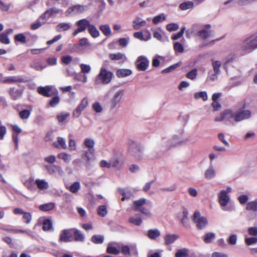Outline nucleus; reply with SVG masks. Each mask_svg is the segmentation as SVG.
I'll return each instance as SVG.
<instances>
[{
	"label": "nucleus",
	"instance_id": "nucleus-1",
	"mask_svg": "<svg viewBox=\"0 0 257 257\" xmlns=\"http://www.w3.org/2000/svg\"><path fill=\"white\" fill-rule=\"evenodd\" d=\"M108 64V62L107 61L103 63L98 74L94 79V82L96 84L106 85L111 82L113 74L112 72L106 69V66Z\"/></svg>",
	"mask_w": 257,
	"mask_h": 257
},
{
	"label": "nucleus",
	"instance_id": "nucleus-2",
	"mask_svg": "<svg viewBox=\"0 0 257 257\" xmlns=\"http://www.w3.org/2000/svg\"><path fill=\"white\" fill-rule=\"evenodd\" d=\"M128 152L137 161H141L144 158V148L142 145L132 139L127 141Z\"/></svg>",
	"mask_w": 257,
	"mask_h": 257
},
{
	"label": "nucleus",
	"instance_id": "nucleus-3",
	"mask_svg": "<svg viewBox=\"0 0 257 257\" xmlns=\"http://www.w3.org/2000/svg\"><path fill=\"white\" fill-rule=\"evenodd\" d=\"M189 142L187 138L180 136L174 135L168 140L163 141L161 144V148L163 151H167L171 149L187 144Z\"/></svg>",
	"mask_w": 257,
	"mask_h": 257
},
{
	"label": "nucleus",
	"instance_id": "nucleus-4",
	"mask_svg": "<svg viewBox=\"0 0 257 257\" xmlns=\"http://www.w3.org/2000/svg\"><path fill=\"white\" fill-rule=\"evenodd\" d=\"M215 121H223L226 124L234 125L236 122L235 110L225 109L220 113L219 116L215 118Z\"/></svg>",
	"mask_w": 257,
	"mask_h": 257
},
{
	"label": "nucleus",
	"instance_id": "nucleus-5",
	"mask_svg": "<svg viewBox=\"0 0 257 257\" xmlns=\"http://www.w3.org/2000/svg\"><path fill=\"white\" fill-rule=\"evenodd\" d=\"M231 191L232 188L228 186L225 189L221 190L218 195L219 204L222 210L224 211H230V208L227 207V205L230 201L228 194Z\"/></svg>",
	"mask_w": 257,
	"mask_h": 257
},
{
	"label": "nucleus",
	"instance_id": "nucleus-6",
	"mask_svg": "<svg viewBox=\"0 0 257 257\" xmlns=\"http://www.w3.org/2000/svg\"><path fill=\"white\" fill-rule=\"evenodd\" d=\"M147 203L150 204L151 202H147V200L145 198H141L134 202L133 208L135 210L140 211L144 216L147 217H151L152 216V213L150 210L143 207Z\"/></svg>",
	"mask_w": 257,
	"mask_h": 257
},
{
	"label": "nucleus",
	"instance_id": "nucleus-7",
	"mask_svg": "<svg viewBox=\"0 0 257 257\" xmlns=\"http://www.w3.org/2000/svg\"><path fill=\"white\" fill-rule=\"evenodd\" d=\"M257 48L256 35H253L246 39L242 43L241 49L247 53H249Z\"/></svg>",
	"mask_w": 257,
	"mask_h": 257
},
{
	"label": "nucleus",
	"instance_id": "nucleus-8",
	"mask_svg": "<svg viewBox=\"0 0 257 257\" xmlns=\"http://www.w3.org/2000/svg\"><path fill=\"white\" fill-rule=\"evenodd\" d=\"M124 91L122 89H119L113 92L109 99V107L112 110L118 105L122 99Z\"/></svg>",
	"mask_w": 257,
	"mask_h": 257
},
{
	"label": "nucleus",
	"instance_id": "nucleus-9",
	"mask_svg": "<svg viewBox=\"0 0 257 257\" xmlns=\"http://www.w3.org/2000/svg\"><path fill=\"white\" fill-rule=\"evenodd\" d=\"M193 220L200 229H204L208 224L207 218L201 215L198 211H196L193 217Z\"/></svg>",
	"mask_w": 257,
	"mask_h": 257
},
{
	"label": "nucleus",
	"instance_id": "nucleus-10",
	"mask_svg": "<svg viewBox=\"0 0 257 257\" xmlns=\"http://www.w3.org/2000/svg\"><path fill=\"white\" fill-rule=\"evenodd\" d=\"M37 91L40 94L46 97H51L58 93V90L52 85L38 87Z\"/></svg>",
	"mask_w": 257,
	"mask_h": 257
},
{
	"label": "nucleus",
	"instance_id": "nucleus-11",
	"mask_svg": "<svg viewBox=\"0 0 257 257\" xmlns=\"http://www.w3.org/2000/svg\"><path fill=\"white\" fill-rule=\"evenodd\" d=\"M149 64V60L144 56L138 57L135 62L137 69L141 71H146L148 68Z\"/></svg>",
	"mask_w": 257,
	"mask_h": 257
},
{
	"label": "nucleus",
	"instance_id": "nucleus-12",
	"mask_svg": "<svg viewBox=\"0 0 257 257\" xmlns=\"http://www.w3.org/2000/svg\"><path fill=\"white\" fill-rule=\"evenodd\" d=\"M90 22L86 19H83L80 20L76 22V25L77 28L75 30L73 35L76 36L78 33L85 31L87 29H88Z\"/></svg>",
	"mask_w": 257,
	"mask_h": 257
},
{
	"label": "nucleus",
	"instance_id": "nucleus-13",
	"mask_svg": "<svg viewBox=\"0 0 257 257\" xmlns=\"http://www.w3.org/2000/svg\"><path fill=\"white\" fill-rule=\"evenodd\" d=\"M88 7L87 6L77 5L68 8L65 12V15L66 16L77 15L86 11Z\"/></svg>",
	"mask_w": 257,
	"mask_h": 257
},
{
	"label": "nucleus",
	"instance_id": "nucleus-14",
	"mask_svg": "<svg viewBox=\"0 0 257 257\" xmlns=\"http://www.w3.org/2000/svg\"><path fill=\"white\" fill-rule=\"evenodd\" d=\"M73 228L62 230L59 234V241L60 242H68L73 240Z\"/></svg>",
	"mask_w": 257,
	"mask_h": 257
},
{
	"label": "nucleus",
	"instance_id": "nucleus-15",
	"mask_svg": "<svg viewBox=\"0 0 257 257\" xmlns=\"http://www.w3.org/2000/svg\"><path fill=\"white\" fill-rule=\"evenodd\" d=\"M89 102L87 97H84L81 101L80 104L73 111L72 115L74 117L78 118L81 114V112L87 107Z\"/></svg>",
	"mask_w": 257,
	"mask_h": 257
},
{
	"label": "nucleus",
	"instance_id": "nucleus-16",
	"mask_svg": "<svg viewBox=\"0 0 257 257\" xmlns=\"http://www.w3.org/2000/svg\"><path fill=\"white\" fill-rule=\"evenodd\" d=\"M236 122L249 119L251 116V112L248 109L236 110Z\"/></svg>",
	"mask_w": 257,
	"mask_h": 257
},
{
	"label": "nucleus",
	"instance_id": "nucleus-17",
	"mask_svg": "<svg viewBox=\"0 0 257 257\" xmlns=\"http://www.w3.org/2000/svg\"><path fill=\"white\" fill-rule=\"evenodd\" d=\"M27 81L25 77L21 76H11L4 78L2 82L4 83H15L17 82L23 83Z\"/></svg>",
	"mask_w": 257,
	"mask_h": 257
},
{
	"label": "nucleus",
	"instance_id": "nucleus-18",
	"mask_svg": "<svg viewBox=\"0 0 257 257\" xmlns=\"http://www.w3.org/2000/svg\"><path fill=\"white\" fill-rule=\"evenodd\" d=\"M45 168L50 175L61 176L64 173L62 169L59 166L55 165L52 166L47 165L45 166Z\"/></svg>",
	"mask_w": 257,
	"mask_h": 257
},
{
	"label": "nucleus",
	"instance_id": "nucleus-19",
	"mask_svg": "<svg viewBox=\"0 0 257 257\" xmlns=\"http://www.w3.org/2000/svg\"><path fill=\"white\" fill-rule=\"evenodd\" d=\"M134 36L141 41H147L152 38V35L148 30H146L145 34H143L141 32H137L134 33Z\"/></svg>",
	"mask_w": 257,
	"mask_h": 257
},
{
	"label": "nucleus",
	"instance_id": "nucleus-20",
	"mask_svg": "<svg viewBox=\"0 0 257 257\" xmlns=\"http://www.w3.org/2000/svg\"><path fill=\"white\" fill-rule=\"evenodd\" d=\"M61 12V10L55 7H53L46 10V11L42 15L46 20L51 17H55L56 15Z\"/></svg>",
	"mask_w": 257,
	"mask_h": 257
},
{
	"label": "nucleus",
	"instance_id": "nucleus-21",
	"mask_svg": "<svg viewBox=\"0 0 257 257\" xmlns=\"http://www.w3.org/2000/svg\"><path fill=\"white\" fill-rule=\"evenodd\" d=\"M53 146L58 149L65 150L67 148L66 140L61 137L57 138V140L53 143Z\"/></svg>",
	"mask_w": 257,
	"mask_h": 257
},
{
	"label": "nucleus",
	"instance_id": "nucleus-22",
	"mask_svg": "<svg viewBox=\"0 0 257 257\" xmlns=\"http://www.w3.org/2000/svg\"><path fill=\"white\" fill-rule=\"evenodd\" d=\"M216 171L213 164H209V166L204 172V177L207 180H211L215 177Z\"/></svg>",
	"mask_w": 257,
	"mask_h": 257
},
{
	"label": "nucleus",
	"instance_id": "nucleus-23",
	"mask_svg": "<svg viewBox=\"0 0 257 257\" xmlns=\"http://www.w3.org/2000/svg\"><path fill=\"white\" fill-rule=\"evenodd\" d=\"M39 223H42L43 229L45 231H50L52 229L53 223L52 221L49 219H45L44 218H40Z\"/></svg>",
	"mask_w": 257,
	"mask_h": 257
},
{
	"label": "nucleus",
	"instance_id": "nucleus-24",
	"mask_svg": "<svg viewBox=\"0 0 257 257\" xmlns=\"http://www.w3.org/2000/svg\"><path fill=\"white\" fill-rule=\"evenodd\" d=\"M68 139L69 150L71 151H76L77 150V142L74 139L73 134H69Z\"/></svg>",
	"mask_w": 257,
	"mask_h": 257
},
{
	"label": "nucleus",
	"instance_id": "nucleus-25",
	"mask_svg": "<svg viewBox=\"0 0 257 257\" xmlns=\"http://www.w3.org/2000/svg\"><path fill=\"white\" fill-rule=\"evenodd\" d=\"M146 21L140 17L136 18L133 21V27L135 30H138L141 27L146 26Z\"/></svg>",
	"mask_w": 257,
	"mask_h": 257
},
{
	"label": "nucleus",
	"instance_id": "nucleus-26",
	"mask_svg": "<svg viewBox=\"0 0 257 257\" xmlns=\"http://www.w3.org/2000/svg\"><path fill=\"white\" fill-rule=\"evenodd\" d=\"M211 35V31L210 30V26L204 28L198 32V36L203 40H207Z\"/></svg>",
	"mask_w": 257,
	"mask_h": 257
},
{
	"label": "nucleus",
	"instance_id": "nucleus-27",
	"mask_svg": "<svg viewBox=\"0 0 257 257\" xmlns=\"http://www.w3.org/2000/svg\"><path fill=\"white\" fill-rule=\"evenodd\" d=\"M133 72L129 69H119L116 72V75L118 78H123L132 75Z\"/></svg>",
	"mask_w": 257,
	"mask_h": 257
},
{
	"label": "nucleus",
	"instance_id": "nucleus-28",
	"mask_svg": "<svg viewBox=\"0 0 257 257\" xmlns=\"http://www.w3.org/2000/svg\"><path fill=\"white\" fill-rule=\"evenodd\" d=\"M147 235L152 240H156L161 235V232L158 229H151L148 231Z\"/></svg>",
	"mask_w": 257,
	"mask_h": 257
},
{
	"label": "nucleus",
	"instance_id": "nucleus-29",
	"mask_svg": "<svg viewBox=\"0 0 257 257\" xmlns=\"http://www.w3.org/2000/svg\"><path fill=\"white\" fill-rule=\"evenodd\" d=\"M179 238L178 235L175 234H167L164 238L165 243L166 245L173 243Z\"/></svg>",
	"mask_w": 257,
	"mask_h": 257
},
{
	"label": "nucleus",
	"instance_id": "nucleus-30",
	"mask_svg": "<svg viewBox=\"0 0 257 257\" xmlns=\"http://www.w3.org/2000/svg\"><path fill=\"white\" fill-rule=\"evenodd\" d=\"M188 213L186 209H184L180 211L177 215L178 218L181 221L183 225H185L187 223V216Z\"/></svg>",
	"mask_w": 257,
	"mask_h": 257
},
{
	"label": "nucleus",
	"instance_id": "nucleus-31",
	"mask_svg": "<svg viewBox=\"0 0 257 257\" xmlns=\"http://www.w3.org/2000/svg\"><path fill=\"white\" fill-rule=\"evenodd\" d=\"M46 20L45 18L43 17L42 15H41L38 19L37 20L33 23L31 25V28L32 30H37L38 28H39L43 24H45L46 22Z\"/></svg>",
	"mask_w": 257,
	"mask_h": 257
},
{
	"label": "nucleus",
	"instance_id": "nucleus-32",
	"mask_svg": "<svg viewBox=\"0 0 257 257\" xmlns=\"http://www.w3.org/2000/svg\"><path fill=\"white\" fill-rule=\"evenodd\" d=\"M71 28V25L69 23H60L56 26V30L58 32L66 31Z\"/></svg>",
	"mask_w": 257,
	"mask_h": 257
},
{
	"label": "nucleus",
	"instance_id": "nucleus-33",
	"mask_svg": "<svg viewBox=\"0 0 257 257\" xmlns=\"http://www.w3.org/2000/svg\"><path fill=\"white\" fill-rule=\"evenodd\" d=\"M88 31L90 36L94 38H97L100 35V33L99 31L97 30L96 27L93 24H90L89 25L88 28Z\"/></svg>",
	"mask_w": 257,
	"mask_h": 257
},
{
	"label": "nucleus",
	"instance_id": "nucleus-34",
	"mask_svg": "<svg viewBox=\"0 0 257 257\" xmlns=\"http://www.w3.org/2000/svg\"><path fill=\"white\" fill-rule=\"evenodd\" d=\"M109 58L111 60L114 61L122 60L124 62L126 60L125 55L121 53L110 54Z\"/></svg>",
	"mask_w": 257,
	"mask_h": 257
},
{
	"label": "nucleus",
	"instance_id": "nucleus-35",
	"mask_svg": "<svg viewBox=\"0 0 257 257\" xmlns=\"http://www.w3.org/2000/svg\"><path fill=\"white\" fill-rule=\"evenodd\" d=\"M35 184L40 190H46L49 188V184L44 179H36Z\"/></svg>",
	"mask_w": 257,
	"mask_h": 257
},
{
	"label": "nucleus",
	"instance_id": "nucleus-36",
	"mask_svg": "<svg viewBox=\"0 0 257 257\" xmlns=\"http://www.w3.org/2000/svg\"><path fill=\"white\" fill-rule=\"evenodd\" d=\"M74 240L76 241L82 242L84 240V235L79 230L73 228V234Z\"/></svg>",
	"mask_w": 257,
	"mask_h": 257
},
{
	"label": "nucleus",
	"instance_id": "nucleus-37",
	"mask_svg": "<svg viewBox=\"0 0 257 257\" xmlns=\"http://www.w3.org/2000/svg\"><path fill=\"white\" fill-rule=\"evenodd\" d=\"M83 144L88 150H95V141L93 139L89 138H85L84 140Z\"/></svg>",
	"mask_w": 257,
	"mask_h": 257
},
{
	"label": "nucleus",
	"instance_id": "nucleus-38",
	"mask_svg": "<svg viewBox=\"0 0 257 257\" xmlns=\"http://www.w3.org/2000/svg\"><path fill=\"white\" fill-rule=\"evenodd\" d=\"M99 29L105 36L108 37L111 35V31L109 25H101L99 26Z\"/></svg>",
	"mask_w": 257,
	"mask_h": 257
},
{
	"label": "nucleus",
	"instance_id": "nucleus-39",
	"mask_svg": "<svg viewBox=\"0 0 257 257\" xmlns=\"http://www.w3.org/2000/svg\"><path fill=\"white\" fill-rule=\"evenodd\" d=\"M246 209L248 211L257 212V199L247 203Z\"/></svg>",
	"mask_w": 257,
	"mask_h": 257
},
{
	"label": "nucleus",
	"instance_id": "nucleus-40",
	"mask_svg": "<svg viewBox=\"0 0 257 257\" xmlns=\"http://www.w3.org/2000/svg\"><path fill=\"white\" fill-rule=\"evenodd\" d=\"M57 157L59 159L62 160L66 163H69L71 160V155L65 152H62L58 154Z\"/></svg>",
	"mask_w": 257,
	"mask_h": 257
},
{
	"label": "nucleus",
	"instance_id": "nucleus-41",
	"mask_svg": "<svg viewBox=\"0 0 257 257\" xmlns=\"http://www.w3.org/2000/svg\"><path fill=\"white\" fill-rule=\"evenodd\" d=\"M166 19V15L164 13H162L159 15L155 16L153 19L152 21L154 24L157 25L165 21Z\"/></svg>",
	"mask_w": 257,
	"mask_h": 257
},
{
	"label": "nucleus",
	"instance_id": "nucleus-42",
	"mask_svg": "<svg viewBox=\"0 0 257 257\" xmlns=\"http://www.w3.org/2000/svg\"><path fill=\"white\" fill-rule=\"evenodd\" d=\"M95 150H88L84 152L83 157L87 161H91L94 158Z\"/></svg>",
	"mask_w": 257,
	"mask_h": 257
},
{
	"label": "nucleus",
	"instance_id": "nucleus-43",
	"mask_svg": "<svg viewBox=\"0 0 257 257\" xmlns=\"http://www.w3.org/2000/svg\"><path fill=\"white\" fill-rule=\"evenodd\" d=\"M194 97L196 99L202 98L204 101H206L208 99L207 93L206 91L196 92L194 94Z\"/></svg>",
	"mask_w": 257,
	"mask_h": 257
},
{
	"label": "nucleus",
	"instance_id": "nucleus-44",
	"mask_svg": "<svg viewBox=\"0 0 257 257\" xmlns=\"http://www.w3.org/2000/svg\"><path fill=\"white\" fill-rule=\"evenodd\" d=\"M189 250L186 248H183L177 250L176 252V257H186L188 255Z\"/></svg>",
	"mask_w": 257,
	"mask_h": 257
},
{
	"label": "nucleus",
	"instance_id": "nucleus-45",
	"mask_svg": "<svg viewBox=\"0 0 257 257\" xmlns=\"http://www.w3.org/2000/svg\"><path fill=\"white\" fill-rule=\"evenodd\" d=\"M108 211L106 205H100L97 208V213L101 217H104L107 214Z\"/></svg>",
	"mask_w": 257,
	"mask_h": 257
},
{
	"label": "nucleus",
	"instance_id": "nucleus-46",
	"mask_svg": "<svg viewBox=\"0 0 257 257\" xmlns=\"http://www.w3.org/2000/svg\"><path fill=\"white\" fill-rule=\"evenodd\" d=\"M9 93L10 95L15 100L17 99L21 95V92L19 90L16 89L15 88H11L9 90Z\"/></svg>",
	"mask_w": 257,
	"mask_h": 257
},
{
	"label": "nucleus",
	"instance_id": "nucleus-47",
	"mask_svg": "<svg viewBox=\"0 0 257 257\" xmlns=\"http://www.w3.org/2000/svg\"><path fill=\"white\" fill-rule=\"evenodd\" d=\"M215 235L214 233L208 232L204 236L203 240L205 243H209L215 239Z\"/></svg>",
	"mask_w": 257,
	"mask_h": 257
},
{
	"label": "nucleus",
	"instance_id": "nucleus-48",
	"mask_svg": "<svg viewBox=\"0 0 257 257\" xmlns=\"http://www.w3.org/2000/svg\"><path fill=\"white\" fill-rule=\"evenodd\" d=\"M54 207V204L49 203L39 206V209L43 211H47L52 210Z\"/></svg>",
	"mask_w": 257,
	"mask_h": 257
},
{
	"label": "nucleus",
	"instance_id": "nucleus-49",
	"mask_svg": "<svg viewBox=\"0 0 257 257\" xmlns=\"http://www.w3.org/2000/svg\"><path fill=\"white\" fill-rule=\"evenodd\" d=\"M80 188V184L79 182H75L73 183L70 187L69 190L72 193H76Z\"/></svg>",
	"mask_w": 257,
	"mask_h": 257
},
{
	"label": "nucleus",
	"instance_id": "nucleus-50",
	"mask_svg": "<svg viewBox=\"0 0 257 257\" xmlns=\"http://www.w3.org/2000/svg\"><path fill=\"white\" fill-rule=\"evenodd\" d=\"M128 221L130 223L137 226H140L142 223V220L140 217H131Z\"/></svg>",
	"mask_w": 257,
	"mask_h": 257
},
{
	"label": "nucleus",
	"instance_id": "nucleus-51",
	"mask_svg": "<svg viewBox=\"0 0 257 257\" xmlns=\"http://www.w3.org/2000/svg\"><path fill=\"white\" fill-rule=\"evenodd\" d=\"M193 7V3L190 1L184 2L180 5L179 7L182 10H187L192 8Z\"/></svg>",
	"mask_w": 257,
	"mask_h": 257
},
{
	"label": "nucleus",
	"instance_id": "nucleus-52",
	"mask_svg": "<svg viewBox=\"0 0 257 257\" xmlns=\"http://www.w3.org/2000/svg\"><path fill=\"white\" fill-rule=\"evenodd\" d=\"M212 65L213 68L214 72L215 73H219L220 67L221 66V62L219 61L212 60Z\"/></svg>",
	"mask_w": 257,
	"mask_h": 257
},
{
	"label": "nucleus",
	"instance_id": "nucleus-53",
	"mask_svg": "<svg viewBox=\"0 0 257 257\" xmlns=\"http://www.w3.org/2000/svg\"><path fill=\"white\" fill-rule=\"evenodd\" d=\"M92 107L96 113H101L103 111V107L99 102L96 101L94 102L92 105Z\"/></svg>",
	"mask_w": 257,
	"mask_h": 257
},
{
	"label": "nucleus",
	"instance_id": "nucleus-54",
	"mask_svg": "<svg viewBox=\"0 0 257 257\" xmlns=\"http://www.w3.org/2000/svg\"><path fill=\"white\" fill-rule=\"evenodd\" d=\"M107 252L113 254H118L120 253V250L116 247L109 244L107 247Z\"/></svg>",
	"mask_w": 257,
	"mask_h": 257
},
{
	"label": "nucleus",
	"instance_id": "nucleus-55",
	"mask_svg": "<svg viewBox=\"0 0 257 257\" xmlns=\"http://www.w3.org/2000/svg\"><path fill=\"white\" fill-rule=\"evenodd\" d=\"M31 114V111L28 109L23 110L19 112L20 117L23 119H27L29 117Z\"/></svg>",
	"mask_w": 257,
	"mask_h": 257
},
{
	"label": "nucleus",
	"instance_id": "nucleus-56",
	"mask_svg": "<svg viewBox=\"0 0 257 257\" xmlns=\"http://www.w3.org/2000/svg\"><path fill=\"white\" fill-rule=\"evenodd\" d=\"M80 67L81 71L84 74L89 73L91 70V66L88 64H81Z\"/></svg>",
	"mask_w": 257,
	"mask_h": 257
},
{
	"label": "nucleus",
	"instance_id": "nucleus-57",
	"mask_svg": "<svg viewBox=\"0 0 257 257\" xmlns=\"http://www.w3.org/2000/svg\"><path fill=\"white\" fill-rule=\"evenodd\" d=\"M104 237L99 235H93L91 238V241L94 243H101L103 241Z\"/></svg>",
	"mask_w": 257,
	"mask_h": 257
},
{
	"label": "nucleus",
	"instance_id": "nucleus-58",
	"mask_svg": "<svg viewBox=\"0 0 257 257\" xmlns=\"http://www.w3.org/2000/svg\"><path fill=\"white\" fill-rule=\"evenodd\" d=\"M15 41L20 42L22 43H26V37L22 33L18 34L15 36Z\"/></svg>",
	"mask_w": 257,
	"mask_h": 257
},
{
	"label": "nucleus",
	"instance_id": "nucleus-59",
	"mask_svg": "<svg viewBox=\"0 0 257 257\" xmlns=\"http://www.w3.org/2000/svg\"><path fill=\"white\" fill-rule=\"evenodd\" d=\"M70 115L68 112H62L58 115L57 118L59 122H63Z\"/></svg>",
	"mask_w": 257,
	"mask_h": 257
},
{
	"label": "nucleus",
	"instance_id": "nucleus-60",
	"mask_svg": "<svg viewBox=\"0 0 257 257\" xmlns=\"http://www.w3.org/2000/svg\"><path fill=\"white\" fill-rule=\"evenodd\" d=\"M32 220L31 214L29 212H24L23 213V222L28 224L30 223Z\"/></svg>",
	"mask_w": 257,
	"mask_h": 257
},
{
	"label": "nucleus",
	"instance_id": "nucleus-61",
	"mask_svg": "<svg viewBox=\"0 0 257 257\" xmlns=\"http://www.w3.org/2000/svg\"><path fill=\"white\" fill-rule=\"evenodd\" d=\"M0 42L5 44H10V41L7 34L5 33L0 34Z\"/></svg>",
	"mask_w": 257,
	"mask_h": 257
},
{
	"label": "nucleus",
	"instance_id": "nucleus-62",
	"mask_svg": "<svg viewBox=\"0 0 257 257\" xmlns=\"http://www.w3.org/2000/svg\"><path fill=\"white\" fill-rule=\"evenodd\" d=\"M197 75V70L196 69H193L187 74L186 77L188 79L194 80L196 78Z\"/></svg>",
	"mask_w": 257,
	"mask_h": 257
},
{
	"label": "nucleus",
	"instance_id": "nucleus-63",
	"mask_svg": "<svg viewBox=\"0 0 257 257\" xmlns=\"http://www.w3.org/2000/svg\"><path fill=\"white\" fill-rule=\"evenodd\" d=\"M244 241L247 245H251L257 242V237L254 236L252 237H245Z\"/></svg>",
	"mask_w": 257,
	"mask_h": 257
},
{
	"label": "nucleus",
	"instance_id": "nucleus-64",
	"mask_svg": "<svg viewBox=\"0 0 257 257\" xmlns=\"http://www.w3.org/2000/svg\"><path fill=\"white\" fill-rule=\"evenodd\" d=\"M111 167H119L121 166V162L118 158H112L110 161Z\"/></svg>",
	"mask_w": 257,
	"mask_h": 257
}]
</instances>
